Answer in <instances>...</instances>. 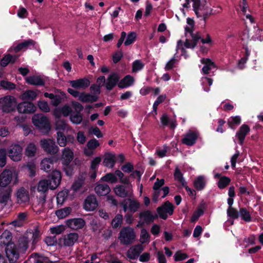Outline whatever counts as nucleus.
<instances>
[{
	"instance_id": "1",
	"label": "nucleus",
	"mask_w": 263,
	"mask_h": 263,
	"mask_svg": "<svg viewBox=\"0 0 263 263\" xmlns=\"http://www.w3.org/2000/svg\"><path fill=\"white\" fill-rule=\"evenodd\" d=\"M41 146L46 153L52 155L45 158L41 162V169L48 172L53 168L54 163H57L59 160V157L55 155L59 152V148L55 142L51 139L41 140Z\"/></svg>"
},
{
	"instance_id": "2",
	"label": "nucleus",
	"mask_w": 263,
	"mask_h": 263,
	"mask_svg": "<svg viewBox=\"0 0 263 263\" xmlns=\"http://www.w3.org/2000/svg\"><path fill=\"white\" fill-rule=\"evenodd\" d=\"M119 239L121 244L129 245L132 244L136 238V234L133 228L127 226L123 227L119 234Z\"/></svg>"
},
{
	"instance_id": "3",
	"label": "nucleus",
	"mask_w": 263,
	"mask_h": 263,
	"mask_svg": "<svg viewBox=\"0 0 263 263\" xmlns=\"http://www.w3.org/2000/svg\"><path fill=\"white\" fill-rule=\"evenodd\" d=\"M34 125L43 133H48L50 130V124L48 118L42 114H35L32 118Z\"/></svg>"
},
{
	"instance_id": "4",
	"label": "nucleus",
	"mask_w": 263,
	"mask_h": 263,
	"mask_svg": "<svg viewBox=\"0 0 263 263\" xmlns=\"http://www.w3.org/2000/svg\"><path fill=\"white\" fill-rule=\"evenodd\" d=\"M16 103V99L13 96H6L0 99L2 110L5 112L9 113L14 111Z\"/></svg>"
},
{
	"instance_id": "5",
	"label": "nucleus",
	"mask_w": 263,
	"mask_h": 263,
	"mask_svg": "<svg viewBox=\"0 0 263 263\" xmlns=\"http://www.w3.org/2000/svg\"><path fill=\"white\" fill-rule=\"evenodd\" d=\"M53 93L45 92L44 96L46 98H48L51 100V104L55 107L60 105L63 101L66 98L64 92L60 89H57Z\"/></svg>"
},
{
	"instance_id": "6",
	"label": "nucleus",
	"mask_w": 263,
	"mask_h": 263,
	"mask_svg": "<svg viewBox=\"0 0 263 263\" xmlns=\"http://www.w3.org/2000/svg\"><path fill=\"white\" fill-rule=\"evenodd\" d=\"M158 213L160 218L166 220L167 217V214L172 215L174 213V206L173 204L169 201H166L161 206L157 208Z\"/></svg>"
},
{
	"instance_id": "7",
	"label": "nucleus",
	"mask_w": 263,
	"mask_h": 263,
	"mask_svg": "<svg viewBox=\"0 0 263 263\" xmlns=\"http://www.w3.org/2000/svg\"><path fill=\"white\" fill-rule=\"evenodd\" d=\"M23 148L18 144H12L8 148L7 154L14 161L20 160L22 157Z\"/></svg>"
},
{
	"instance_id": "8",
	"label": "nucleus",
	"mask_w": 263,
	"mask_h": 263,
	"mask_svg": "<svg viewBox=\"0 0 263 263\" xmlns=\"http://www.w3.org/2000/svg\"><path fill=\"white\" fill-rule=\"evenodd\" d=\"M62 179L61 172L58 170H53L48 176V183L50 185V189L54 190L60 184Z\"/></svg>"
},
{
	"instance_id": "9",
	"label": "nucleus",
	"mask_w": 263,
	"mask_h": 263,
	"mask_svg": "<svg viewBox=\"0 0 263 263\" xmlns=\"http://www.w3.org/2000/svg\"><path fill=\"white\" fill-rule=\"evenodd\" d=\"M5 252L9 263H15L18 259V250L14 243L8 245L5 249Z\"/></svg>"
},
{
	"instance_id": "10",
	"label": "nucleus",
	"mask_w": 263,
	"mask_h": 263,
	"mask_svg": "<svg viewBox=\"0 0 263 263\" xmlns=\"http://www.w3.org/2000/svg\"><path fill=\"white\" fill-rule=\"evenodd\" d=\"M114 191L116 195L121 198H131L133 195L132 187H127L123 185H117Z\"/></svg>"
},
{
	"instance_id": "11",
	"label": "nucleus",
	"mask_w": 263,
	"mask_h": 263,
	"mask_svg": "<svg viewBox=\"0 0 263 263\" xmlns=\"http://www.w3.org/2000/svg\"><path fill=\"white\" fill-rule=\"evenodd\" d=\"M16 108L19 113L32 114L35 111L36 108L32 102L24 101L17 105Z\"/></svg>"
},
{
	"instance_id": "12",
	"label": "nucleus",
	"mask_w": 263,
	"mask_h": 263,
	"mask_svg": "<svg viewBox=\"0 0 263 263\" xmlns=\"http://www.w3.org/2000/svg\"><path fill=\"white\" fill-rule=\"evenodd\" d=\"M57 140L58 144L61 147H65L67 143H73L75 139L72 135H67V136L62 132L59 131L57 133Z\"/></svg>"
},
{
	"instance_id": "13",
	"label": "nucleus",
	"mask_w": 263,
	"mask_h": 263,
	"mask_svg": "<svg viewBox=\"0 0 263 263\" xmlns=\"http://www.w3.org/2000/svg\"><path fill=\"white\" fill-rule=\"evenodd\" d=\"M120 76L115 72H111L107 77L105 87L107 90H111L120 82Z\"/></svg>"
},
{
	"instance_id": "14",
	"label": "nucleus",
	"mask_w": 263,
	"mask_h": 263,
	"mask_svg": "<svg viewBox=\"0 0 263 263\" xmlns=\"http://www.w3.org/2000/svg\"><path fill=\"white\" fill-rule=\"evenodd\" d=\"M198 137L197 131L189 130L182 139V142L187 146H192L196 143Z\"/></svg>"
},
{
	"instance_id": "15",
	"label": "nucleus",
	"mask_w": 263,
	"mask_h": 263,
	"mask_svg": "<svg viewBox=\"0 0 263 263\" xmlns=\"http://www.w3.org/2000/svg\"><path fill=\"white\" fill-rule=\"evenodd\" d=\"M250 132V128L249 126L246 124H243L241 125L238 130L236 133V137L238 140V143L240 145H242L246 136Z\"/></svg>"
},
{
	"instance_id": "16",
	"label": "nucleus",
	"mask_w": 263,
	"mask_h": 263,
	"mask_svg": "<svg viewBox=\"0 0 263 263\" xmlns=\"http://www.w3.org/2000/svg\"><path fill=\"white\" fill-rule=\"evenodd\" d=\"M212 8L204 5H202L199 12H196L197 17L201 20H203L205 24L207 20L213 15Z\"/></svg>"
},
{
	"instance_id": "17",
	"label": "nucleus",
	"mask_w": 263,
	"mask_h": 263,
	"mask_svg": "<svg viewBox=\"0 0 263 263\" xmlns=\"http://www.w3.org/2000/svg\"><path fill=\"white\" fill-rule=\"evenodd\" d=\"M98 206V203L95 195H89L85 199L83 208L86 211H93L97 208Z\"/></svg>"
},
{
	"instance_id": "18",
	"label": "nucleus",
	"mask_w": 263,
	"mask_h": 263,
	"mask_svg": "<svg viewBox=\"0 0 263 263\" xmlns=\"http://www.w3.org/2000/svg\"><path fill=\"white\" fill-rule=\"evenodd\" d=\"M13 173L10 170H4L0 174V186L6 187L12 180Z\"/></svg>"
},
{
	"instance_id": "19",
	"label": "nucleus",
	"mask_w": 263,
	"mask_h": 263,
	"mask_svg": "<svg viewBox=\"0 0 263 263\" xmlns=\"http://www.w3.org/2000/svg\"><path fill=\"white\" fill-rule=\"evenodd\" d=\"M69 83L74 89H85L89 86L90 81L87 78H84L76 80H71L69 81Z\"/></svg>"
},
{
	"instance_id": "20",
	"label": "nucleus",
	"mask_w": 263,
	"mask_h": 263,
	"mask_svg": "<svg viewBox=\"0 0 263 263\" xmlns=\"http://www.w3.org/2000/svg\"><path fill=\"white\" fill-rule=\"evenodd\" d=\"M48 257L38 253H33L25 263H48Z\"/></svg>"
},
{
	"instance_id": "21",
	"label": "nucleus",
	"mask_w": 263,
	"mask_h": 263,
	"mask_svg": "<svg viewBox=\"0 0 263 263\" xmlns=\"http://www.w3.org/2000/svg\"><path fill=\"white\" fill-rule=\"evenodd\" d=\"M68 227L73 229H82L85 225V220L81 218L68 219L66 222Z\"/></svg>"
},
{
	"instance_id": "22",
	"label": "nucleus",
	"mask_w": 263,
	"mask_h": 263,
	"mask_svg": "<svg viewBox=\"0 0 263 263\" xmlns=\"http://www.w3.org/2000/svg\"><path fill=\"white\" fill-rule=\"evenodd\" d=\"M215 179H219L217 182L218 187L220 190H223L227 187L231 183V179L226 176H221L219 173H216L214 175Z\"/></svg>"
},
{
	"instance_id": "23",
	"label": "nucleus",
	"mask_w": 263,
	"mask_h": 263,
	"mask_svg": "<svg viewBox=\"0 0 263 263\" xmlns=\"http://www.w3.org/2000/svg\"><path fill=\"white\" fill-rule=\"evenodd\" d=\"M191 40L186 39L184 45L187 48L194 49L197 45L199 41L201 39L200 33L199 32H196L191 36Z\"/></svg>"
},
{
	"instance_id": "24",
	"label": "nucleus",
	"mask_w": 263,
	"mask_h": 263,
	"mask_svg": "<svg viewBox=\"0 0 263 263\" xmlns=\"http://www.w3.org/2000/svg\"><path fill=\"white\" fill-rule=\"evenodd\" d=\"M78 238L79 235L77 233H70L64 236V245L66 247H72L78 241Z\"/></svg>"
},
{
	"instance_id": "25",
	"label": "nucleus",
	"mask_w": 263,
	"mask_h": 263,
	"mask_svg": "<svg viewBox=\"0 0 263 263\" xmlns=\"http://www.w3.org/2000/svg\"><path fill=\"white\" fill-rule=\"evenodd\" d=\"M62 164V169L65 175L68 177H72L76 169V163L74 161L70 163H65Z\"/></svg>"
},
{
	"instance_id": "26",
	"label": "nucleus",
	"mask_w": 263,
	"mask_h": 263,
	"mask_svg": "<svg viewBox=\"0 0 263 263\" xmlns=\"http://www.w3.org/2000/svg\"><path fill=\"white\" fill-rule=\"evenodd\" d=\"M73 152L68 147L64 148L61 156V163L72 162L73 159Z\"/></svg>"
},
{
	"instance_id": "27",
	"label": "nucleus",
	"mask_w": 263,
	"mask_h": 263,
	"mask_svg": "<svg viewBox=\"0 0 263 263\" xmlns=\"http://www.w3.org/2000/svg\"><path fill=\"white\" fill-rule=\"evenodd\" d=\"M110 189L107 184H99L95 187L96 193L99 196H105L110 192Z\"/></svg>"
},
{
	"instance_id": "28",
	"label": "nucleus",
	"mask_w": 263,
	"mask_h": 263,
	"mask_svg": "<svg viewBox=\"0 0 263 263\" xmlns=\"http://www.w3.org/2000/svg\"><path fill=\"white\" fill-rule=\"evenodd\" d=\"M17 198L19 203H25L29 201L28 192L23 187L20 188L17 192Z\"/></svg>"
},
{
	"instance_id": "29",
	"label": "nucleus",
	"mask_w": 263,
	"mask_h": 263,
	"mask_svg": "<svg viewBox=\"0 0 263 263\" xmlns=\"http://www.w3.org/2000/svg\"><path fill=\"white\" fill-rule=\"evenodd\" d=\"M103 163L104 166L107 167L112 168L116 163L115 155L110 153H105Z\"/></svg>"
},
{
	"instance_id": "30",
	"label": "nucleus",
	"mask_w": 263,
	"mask_h": 263,
	"mask_svg": "<svg viewBox=\"0 0 263 263\" xmlns=\"http://www.w3.org/2000/svg\"><path fill=\"white\" fill-rule=\"evenodd\" d=\"M26 82L30 85L35 86H44L45 81L40 76H31L26 78Z\"/></svg>"
},
{
	"instance_id": "31",
	"label": "nucleus",
	"mask_w": 263,
	"mask_h": 263,
	"mask_svg": "<svg viewBox=\"0 0 263 263\" xmlns=\"http://www.w3.org/2000/svg\"><path fill=\"white\" fill-rule=\"evenodd\" d=\"M134 82V78L130 75L125 76L118 83L120 88H124L132 86Z\"/></svg>"
},
{
	"instance_id": "32",
	"label": "nucleus",
	"mask_w": 263,
	"mask_h": 263,
	"mask_svg": "<svg viewBox=\"0 0 263 263\" xmlns=\"http://www.w3.org/2000/svg\"><path fill=\"white\" fill-rule=\"evenodd\" d=\"M139 218L143 219L146 223H151L154 221L155 219L157 218V215H153L151 211L146 210L140 213Z\"/></svg>"
},
{
	"instance_id": "33",
	"label": "nucleus",
	"mask_w": 263,
	"mask_h": 263,
	"mask_svg": "<svg viewBox=\"0 0 263 263\" xmlns=\"http://www.w3.org/2000/svg\"><path fill=\"white\" fill-rule=\"evenodd\" d=\"M37 96V93L32 90H27L24 91L21 95L20 98L23 101L29 100V102L34 100Z\"/></svg>"
},
{
	"instance_id": "34",
	"label": "nucleus",
	"mask_w": 263,
	"mask_h": 263,
	"mask_svg": "<svg viewBox=\"0 0 263 263\" xmlns=\"http://www.w3.org/2000/svg\"><path fill=\"white\" fill-rule=\"evenodd\" d=\"M241 122V119L240 116H232L228 119L227 124L229 128L235 130L236 127L240 124Z\"/></svg>"
},
{
	"instance_id": "35",
	"label": "nucleus",
	"mask_w": 263,
	"mask_h": 263,
	"mask_svg": "<svg viewBox=\"0 0 263 263\" xmlns=\"http://www.w3.org/2000/svg\"><path fill=\"white\" fill-rule=\"evenodd\" d=\"M79 99L83 103L96 102L98 100V97L97 95H92L89 93L82 92L79 96Z\"/></svg>"
},
{
	"instance_id": "36",
	"label": "nucleus",
	"mask_w": 263,
	"mask_h": 263,
	"mask_svg": "<svg viewBox=\"0 0 263 263\" xmlns=\"http://www.w3.org/2000/svg\"><path fill=\"white\" fill-rule=\"evenodd\" d=\"M35 42L32 39H28L18 44L14 48L15 53L20 51L23 49H26L30 46H34Z\"/></svg>"
},
{
	"instance_id": "37",
	"label": "nucleus",
	"mask_w": 263,
	"mask_h": 263,
	"mask_svg": "<svg viewBox=\"0 0 263 263\" xmlns=\"http://www.w3.org/2000/svg\"><path fill=\"white\" fill-rule=\"evenodd\" d=\"M194 187L197 191L203 190L206 185V181L204 176H199L193 182Z\"/></svg>"
},
{
	"instance_id": "38",
	"label": "nucleus",
	"mask_w": 263,
	"mask_h": 263,
	"mask_svg": "<svg viewBox=\"0 0 263 263\" xmlns=\"http://www.w3.org/2000/svg\"><path fill=\"white\" fill-rule=\"evenodd\" d=\"M12 189L10 187H8L5 191L0 194V203L6 205L8 200L11 198Z\"/></svg>"
},
{
	"instance_id": "39",
	"label": "nucleus",
	"mask_w": 263,
	"mask_h": 263,
	"mask_svg": "<svg viewBox=\"0 0 263 263\" xmlns=\"http://www.w3.org/2000/svg\"><path fill=\"white\" fill-rule=\"evenodd\" d=\"M12 236L11 233L9 231H4L1 235V242L8 246L10 245Z\"/></svg>"
},
{
	"instance_id": "40",
	"label": "nucleus",
	"mask_w": 263,
	"mask_h": 263,
	"mask_svg": "<svg viewBox=\"0 0 263 263\" xmlns=\"http://www.w3.org/2000/svg\"><path fill=\"white\" fill-rule=\"evenodd\" d=\"M127 200L129 202L128 205L129 211L132 213L136 212L140 206L139 202L137 200L132 199L131 198H128Z\"/></svg>"
},
{
	"instance_id": "41",
	"label": "nucleus",
	"mask_w": 263,
	"mask_h": 263,
	"mask_svg": "<svg viewBox=\"0 0 263 263\" xmlns=\"http://www.w3.org/2000/svg\"><path fill=\"white\" fill-rule=\"evenodd\" d=\"M36 146L33 143H30L25 149V155L29 157L35 156L36 152Z\"/></svg>"
},
{
	"instance_id": "42",
	"label": "nucleus",
	"mask_w": 263,
	"mask_h": 263,
	"mask_svg": "<svg viewBox=\"0 0 263 263\" xmlns=\"http://www.w3.org/2000/svg\"><path fill=\"white\" fill-rule=\"evenodd\" d=\"M123 221V216L120 214H117L112 220L111 224L114 229L120 227Z\"/></svg>"
},
{
	"instance_id": "43",
	"label": "nucleus",
	"mask_w": 263,
	"mask_h": 263,
	"mask_svg": "<svg viewBox=\"0 0 263 263\" xmlns=\"http://www.w3.org/2000/svg\"><path fill=\"white\" fill-rule=\"evenodd\" d=\"M243 48L245 50V54H243V57L241 58L240 60H239L238 65L240 69H243L244 67V64L247 62L248 60L249 57L250 55V51L249 50V48L247 47H244Z\"/></svg>"
},
{
	"instance_id": "44",
	"label": "nucleus",
	"mask_w": 263,
	"mask_h": 263,
	"mask_svg": "<svg viewBox=\"0 0 263 263\" xmlns=\"http://www.w3.org/2000/svg\"><path fill=\"white\" fill-rule=\"evenodd\" d=\"M101 180L110 183H115L118 181L117 177L112 173L106 174L101 178Z\"/></svg>"
},
{
	"instance_id": "45",
	"label": "nucleus",
	"mask_w": 263,
	"mask_h": 263,
	"mask_svg": "<svg viewBox=\"0 0 263 263\" xmlns=\"http://www.w3.org/2000/svg\"><path fill=\"white\" fill-rule=\"evenodd\" d=\"M142 251L143 249L141 245H136L133 249L131 253L127 254V257L130 259H135L139 256Z\"/></svg>"
},
{
	"instance_id": "46",
	"label": "nucleus",
	"mask_w": 263,
	"mask_h": 263,
	"mask_svg": "<svg viewBox=\"0 0 263 263\" xmlns=\"http://www.w3.org/2000/svg\"><path fill=\"white\" fill-rule=\"evenodd\" d=\"M50 189V185L48 183V181L47 179L43 180L39 182L37 186V191L45 193L48 190V189Z\"/></svg>"
},
{
	"instance_id": "47",
	"label": "nucleus",
	"mask_w": 263,
	"mask_h": 263,
	"mask_svg": "<svg viewBox=\"0 0 263 263\" xmlns=\"http://www.w3.org/2000/svg\"><path fill=\"white\" fill-rule=\"evenodd\" d=\"M0 86L5 90H12L16 88V85L10 81L2 80L0 82Z\"/></svg>"
},
{
	"instance_id": "48",
	"label": "nucleus",
	"mask_w": 263,
	"mask_h": 263,
	"mask_svg": "<svg viewBox=\"0 0 263 263\" xmlns=\"http://www.w3.org/2000/svg\"><path fill=\"white\" fill-rule=\"evenodd\" d=\"M174 178L175 180L180 182L182 186H184L186 183L185 180L183 177V174L181 171L178 168H176L174 174Z\"/></svg>"
},
{
	"instance_id": "49",
	"label": "nucleus",
	"mask_w": 263,
	"mask_h": 263,
	"mask_svg": "<svg viewBox=\"0 0 263 263\" xmlns=\"http://www.w3.org/2000/svg\"><path fill=\"white\" fill-rule=\"evenodd\" d=\"M71 212V209L70 207H66L56 211L57 216L60 218H63L68 215Z\"/></svg>"
},
{
	"instance_id": "50",
	"label": "nucleus",
	"mask_w": 263,
	"mask_h": 263,
	"mask_svg": "<svg viewBox=\"0 0 263 263\" xmlns=\"http://www.w3.org/2000/svg\"><path fill=\"white\" fill-rule=\"evenodd\" d=\"M239 214L241 217L242 219L246 221L250 222L251 221V216L249 211H248L246 208H242L240 209Z\"/></svg>"
},
{
	"instance_id": "51",
	"label": "nucleus",
	"mask_w": 263,
	"mask_h": 263,
	"mask_svg": "<svg viewBox=\"0 0 263 263\" xmlns=\"http://www.w3.org/2000/svg\"><path fill=\"white\" fill-rule=\"evenodd\" d=\"M228 216L233 219H238L239 212L234 208H228L227 211Z\"/></svg>"
},
{
	"instance_id": "52",
	"label": "nucleus",
	"mask_w": 263,
	"mask_h": 263,
	"mask_svg": "<svg viewBox=\"0 0 263 263\" xmlns=\"http://www.w3.org/2000/svg\"><path fill=\"white\" fill-rule=\"evenodd\" d=\"M144 65L142 63V62L139 60H137L133 62L132 65V71L134 72H136L138 71H139L143 69Z\"/></svg>"
},
{
	"instance_id": "53",
	"label": "nucleus",
	"mask_w": 263,
	"mask_h": 263,
	"mask_svg": "<svg viewBox=\"0 0 263 263\" xmlns=\"http://www.w3.org/2000/svg\"><path fill=\"white\" fill-rule=\"evenodd\" d=\"M70 119L73 123L79 124L82 122L83 116L81 113H76L74 115H71Z\"/></svg>"
},
{
	"instance_id": "54",
	"label": "nucleus",
	"mask_w": 263,
	"mask_h": 263,
	"mask_svg": "<svg viewBox=\"0 0 263 263\" xmlns=\"http://www.w3.org/2000/svg\"><path fill=\"white\" fill-rule=\"evenodd\" d=\"M7 151L5 148L0 149V167H4L6 164Z\"/></svg>"
},
{
	"instance_id": "55",
	"label": "nucleus",
	"mask_w": 263,
	"mask_h": 263,
	"mask_svg": "<svg viewBox=\"0 0 263 263\" xmlns=\"http://www.w3.org/2000/svg\"><path fill=\"white\" fill-rule=\"evenodd\" d=\"M39 108L43 112H48L50 111V107L48 103L45 101H39L37 103Z\"/></svg>"
},
{
	"instance_id": "56",
	"label": "nucleus",
	"mask_w": 263,
	"mask_h": 263,
	"mask_svg": "<svg viewBox=\"0 0 263 263\" xmlns=\"http://www.w3.org/2000/svg\"><path fill=\"white\" fill-rule=\"evenodd\" d=\"M136 38V34L134 32H130L128 35L126 40L124 42L125 46H128L134 43Z\"/></svg>"
},
{
	"instance_id": "57",
	"label": "nucleus",
	"mask_w": 263,
	"mask_h": 263,
	"mask_svg": "<svg viewBox=\"0 0 263 263\" xmlns=\"http://www.w3.org/2000/svg\"><path fill=\"white\" fill-rule=\"evenodd\" d=\"M189 257V255L186 253H181L180 251L176 252L174 256L175 261H179L184 260Z\"/></svg>"
},
{
	"instance_id": "58",
	"label": "nucleus",
	"mask_w": 263,
	"mask_h": 263,
	"mask_svg": "<svg viewBox=\"0 0 263 263\" xmlns=\"http://www.w3.org/2000/svg\"><path fill=\"white\" fill-rule=\"evenodd\" d=\"M28 241L25 238L18 240L19 249L23 252L26 251L28 248Z\"/></svg>"
},
{
	"instance_id": "59",
	"label": "nucleus",
	"mask_w": 263,
	"mask_h": 263,
	"mask_svg": "<svg viewBox=\"0 0 263 263\" xmlns=\"http://www.w3.org/2000/svg\"><path fill=\"white\" fill-rule=\"evenodd\" d=\"M149 238V235L145 229H142L141 230L140 241L142 243H144L148 241Z\"/></svg>"
},
{
	"instance_id": "60",
	"label": "nucleus",
	"mask_w": 263,
	"mask_h": 263,
	"mask_svg": "<svg viewBox=\"0 0 263 263\" xmlns=\"http://www.w3.org/2000/svg\"><path fill=\"white\" fill-rule=\"evenodd\" d=\"M100 145L99 141L95 138H93L87 142V146L88 149L94 150Z\"/></svg>"
},
{
	"instance_id": "61",
	"label": "nucleus",
	"mask_w": 263,
	"mask_h": 263,
	"mask_svg": "<svg viewBox=\"0 0 263 263\" xmlns=\"http://www.w3.org/2000/svg\"><path fill=\"white\" fill-rule=\"evenodd\" d=\"M84 180L82 178H78V180H76L72 184L71 189L74 191H78L83 185Z\"/></svg>"
},
{
	"instance_id": "62",
	"label": "nucleus",
	"mask_w": 263,
	"mask_h": 263,
	"mask_svg": "<svg viewBox=\"0 0 263 263\" xmlns=\"http://www.w3.org/2000/svg\"><path fill=\"white\" fill-rule=\"evenodd\" d=\"M123 54L122 50H118L115 52L112 56V61L114 63H118L123 58Z\"/></svg>"
},
{
	"instance_id": "63",
	"label": "nucleus",
	"mask_w": 263,
	"mask_h": 263,
	"mask_svg": "<svg viewBox=\"0 0 263 263\" xmlns=\"http://www.w3.org/2000/svg\"><path fill=\"white\" fill-rule=\"evenodd\" d=\"M101 161L100 157H96L91 161L90 169L91 171L97 170L98 166Z\"/></svg>"
},
{
	"instance_id": "64",
	"label": "nucleus",
	"mask_w": 263,
	"mask_h": 263,
	"mask_svg": "<svg viewBox=\"0 0 263 263\" xmlns=\"http://www.w3.org/2000/svg\"><path fill=\"white\" fill-rule=\"evenodd\" d=\"M67 195L65 193L62 191L58 193L57 196V200L58 204L62 205L66 199Z\"/></svg>"
}]
</instances>
